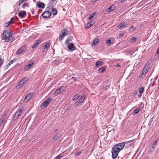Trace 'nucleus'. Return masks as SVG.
I'll use <instances>...</instances> for the list:
<instances>
[{
	"instance_id": "1",
	"label": "nucleus",
	"mask_w": 159,
	"mask_h": 159,
	"mask_svg": "<svg viewBox=\"0 0 159 159\" xmlns=\"http://www.w3.org/2000/svg\"><path fill=\"white\" fill-rule=\"evenodd\" d=\"M133 140H131L125 142H121L118 143L114 145L112 148L111 150L112 157L113 159L116 158L118 155L119 152L123 149L125 144L128 143H131L133 141Z\"/></svg>"
},
{
	"instance_id": "2",
	"label": "nucleus",
	"mask_w": 159,
	"mask_h": 159,
	"mask_svg": "<svg viewBox=\"0 0 159 159\" xmlns=\"http://www.w3.org/2000/svg\"><path fill=\"white\" fill-rule=\"evenodd\" d=\"M12 35L13 33H11L10 30H6L4 31L2 36V40H5Z\"/></svg>"
},
{
	"instance_id": "3",
	"label": "nucleus",
	"mask_w": 159,
	"mask_h": 159,
	"mask_svg": "<svg viewBox=\"0 0 159 159\" xmlns=\"http://www.w3.org/2000/svg\"><path fill=\"white\" fill-rule=\"evenodd\" d=\"M28 80V79L27 77H25L22 79L19 82L17 86L19 88H21L25 84Z\"/></svg>"
},
{
	"instance_id": "4",
	"label": "nucleus",
	"mask_w": 159,
	"mask_h": 159,
	"mask_svg": "<svg viewBox=\"0 0 159 159\" xmlns=\"http://www.w3.org/2000/svg\"><path fill=\"white\" fill-rule=\"evenodd\" d=\"M52 98H48L40 106V107L42 108H44L47 107L49 104V102L51 101Z\"/></svg>"
},
{
	"instance_id": "5",
	"label": "nucleus",
	"mask_w": 159,
	"mask_h": 159,
	"mask_svg": "<svg viewBox=\"0 0 159 159\" xmlns=\"http://www.w3.org/2000/svg\"><path fill=\"white\" fill-rule=\"evenodd\" d=\"M51 15V12L49 11H47L44 12L42 14V16L44 18H48Z\"/></svg>"
},
{
	"instance_id": "6",
	"label": "nucleus",
	"mask_w": 159,
	"mask_h": 159,
	"mask_svg": "<svg viewBox=\"0 0 159 159\" xmlns=\"http://www.w3.org/2000/svg\"><path fill=\"white\" fill-rule=\"evenodd\" d=\"M85 98V96L83 95L75 103L74 105L75 106H77L79 104H80L84 100Z\"/></svg>"
},
{
	"instance_id": "7",
	"label": "nucleus",
	"mask_w": 159,
	"mask_h": 159,
	"mask_svg": "<svg viewBox=\"0 0 159 159\" xmlns=\"http://www.w3.org/2000/svg\"><path fill=\"white\" fill-rule=\"evenodd\" d=\"M63 87V86H62L58 89H57L55 91V92L53 94V95L54 96H57L58 94H59L62 92L64 89H62L61 88Z\"/></svg>"
},
{
	"instance_id": "8",
	"label": "nucleus",
	"mask_w": 159,
	"mask_h": 159,
	"mask_svg": "<svg viewBox=\"0 0 159 159\" xmlns=\"http://www.w3.org/2000/svg\"><path fill=\"white\" fill-rule=\"evenodd\" d=\"M68 48L70 51H73L75 50V48L74 44L71 43L68 45Z\"/></svg>"
},
{
	"instance_id": "9",
	"label": "nucleus",
	"mask_w": 159,
	"mask_h": 159,
	"mask_svg": "<svg viewBox=\"0 0 159 159\" xmlns=\"http://www.w3.org/2000/svg\"><path fill=\"white\" fill-rule=\"evenodd\" d=\"M61 33H62V34H60L59 36V40L60 41L62 40L64 37L66 36L67 35V34L65 33V31H63V30H62Z\"/></svg>"
},
{
	"instance_id": "10",
	"label": "nucleus",
	"mask_w": 159,
	"mask_h": 159,
	"mask_svg": "<svg viewBox=\"0 0 159 159\" xmlns=\"http://www.w3.org/2000/svg\"><path fill=\"white\" fill-rule=\"evenodd\" d=\"M38 7L40 8H44L45 7V4L43 2H41L40 1H38L37 2Z\"/></svg>"
},
{
	"instance_id": "11",
	"label": "nucleus",
	"mask_w": 159,
	"mask_h": 159,
	"mask_svg": "<svg viewBox=\"0 0 159 159\" xmlns=\"http://www.w3.org/2000/svg\"><path fill=\"white\" fill-rule=\"evenodd\" d=\"M127 25L126 23L123 21L120 23L118 26V28L120 29H122L125 27Z\"/></svg>"
},
{
	"instance_id": "12",
	"label": "nucleus",
	"mask_w": 159,
	"mask_h": 159,
	"mask_svg": "<svg viewBox=\"0 0 159 159\" xmlns=\"http://www.w3.org/2000/svg\"><path fill=\"white\" fill-rule=\"evenodd\" d=\"M33 96V94L32 93H30L28 94L24 99V102H26L28 101Z\"/></svg>"
},
{
	"instance_id": "13",
	"label": "nucleus",
	"mask_w": 159,
	"mask_h": 159,
	"mask_svg": "<svg viewBox=\"0 0 159 159\" xmlns=\"http://www.w3.org/2000/svg\"><path fill=\"white\" fill-rule=\"evenodd\" d=\"M116 8L115 6L113 4L111 5L106 10L107 12H109L114 10Z\"/></svg>"
},
{
	"instance_id": "14",
	"label": "nucleus",
	"mask_w": 159,
	"mask_h": 159,
	"mask_svg": "<svg viewBox=\"0 0 159 159\" xmlns=\"http://www.w3.org/2000/svg\"><path fill=\"white\" fill-rule=\"evenodd\" d=\"M15 40V38L14 37L12 36V35H11V36L9 37H8L7 39H6L5 40L7 42H13Z\"/></svg>"
},
{
	"instance_id": "15",
	"label": "nucleus",
	"mask_w": 159,
	"mask_h": 159,
	"mask_svg": "<svg viewBox=\"0 0 159 159\" xmlns=\"http://www.w3.org/2000/svg\"><path fill=\"white\" fill-rule=\"evenodd\" d=\"M26 15V13L25 11H20L18 14L19 17L23 18Z\"/></svg>"
},
{
	"instance_id": "16",
	"label": "nucleus",
	"mask_w": 159,
	"mask_h": 159,
	"mask_svg": "<svg viewBox=\"0 0 159 159\" xmlns=\"http://www.w3.org/2000/svg\"><path fill=\"white\" fill-rule=\"evenodd\" d=\"M34 63L33 62H29L28 64L25 66V68H24V70L25 71L27 70L31 67V66Z\"/></svg>"
},
{
	"instance_id": "17",
	"label": "nucleus",
	"mask_w": 159,
	"mask_h": 159,
	"mask_svg": "<svg viewBox=\"0 0 159 159\" xmlns=\"http://www.w3.org/2000/svg\"><path fill=\"white\" fill-rule=\"evenodd\" d=\"M18 113V111H17L15 114V115L13 116V118L12 119V121H14L20 116V114H17V113Z\"/></svg>"
},
{
	"instance_id": "18",
	"label": "nucleus",
	"mask_w": 159,
	"mask_h": 159,
	"mask_svg": "<svg viewBox=\"0 0 159 159\" xmlns=\"http://www.w3.org/2000/svg\"><path fill=\"white\" fill-rule=\"evenodd\" d=\"M41 43V40L38 39L36 40V43L32 47V48L34 49L36 48Z\"/></svg>"
},
{
	"instance_id": "19",
	"label": "nucleus",
	"mask_w": 159,
	"mask_h": 159,
	"mask_svg": "<svg viewBox=\"0 0 159 159\" xmlns=\"http://www.w3.org/2000/svg\"><path fill=\"white\" fill-rule=\"evenodd\" d=\"M61 137V134L59 133H57L54 135V136L53 137V139L54 140L56 141L57 139H59Z\"/></svg>"
},
{
	"instance_id": "20",
	"label": "nucleus",
	"mask_w": 159,
	"mask_h": 159,
	"mask_svg": "<svg viewBox=\"0 0 159 159\" xmlns=\"http://www.w3.org/2000/svg\"><path fill=\"white\" fill-rule=\"evenodd\" d=\"M100 40L99 39L96 38L95 40H93V42L92 45L93 46H94L95 45L97 44L99 41Z\"/></svg>"
},
{
	"instance_id": "21",
	"label": "nucleus",
	"mask_w": 159,
	"mask_h": 159,
	"mask_svg": "<svg viewBox=\"0 0 159 159\" xmlns=\"http://www.w3.org/2000/svg\"><path fill=\"white\" fill-rule=\"evenodd\" d=\"M50 46V43H46L44 44L42 47V48L44 50H46L47 48H49Z\"/></svg>"
},
{
	"instance_id": "22",
	"label": "nucleus",
	"mask_w": 159,
	"mask_h": 159,
	"mask_svg": "<svg viewBox=\"0 0 159 159\" xmlns=\"http://www.w3.org/2000/svg\"><path fill=\"white\" fill-rule=\"evenodd\" d=\"M103 64V62L101 61H98L96 62L95 66L98 67Z\"/></svg>"
},
{
	"instance_id": "23",
	"label": "nucleus",
	"mask_w": 159,
	"mask_h": 159,
	"mask_svg": "<svg viewBox=\"0 0 159 159\" xmlns=\"http://www.w3.org/2000/svg\"><path fill=\"white\" fill-rule=\"evenodd\" d=\"M94 22H93L92 21H91L90 22L88 23L87 24L86 28L87 29L89 28L91 26L94 24Z\"/></svg>"
},
{
	"instance_id": "24",
	"label": "nucleus",
	"mask_w": 159,
	"mask_h": 159,
	"mask_svg": "<svg viewBox=\"0 0 159 159\" xmlns=\"http://www.w3.org/2000/svg\"><path fill=\"white\" fill-rule=\"evenodd\" d=\"M106 69V67L105 66L101 67L98 69V73H101L103 72Z\"/></svg>"
},
{
	"instance_id": "25",
	"label": "nucleus",
	"mask_w": 159,
	"mask_h": 159,
	"mask_svg": "<svg viewBox=\"0 0 159 159\" xmlns=\"http://www.w3.org/2000/svg\"><path fill=\"white\" fill-rule=\"evenodd\" d=\"M157 141L158 139L156 140L153 143L152 146L151 147V148H152L153 149H155V148L157 146Z\"/></svg>"
},
{
	"instance_id": "26",
	"label": "nucleus",
	"mask_w": 159,
	"mask_h": 159,
	"mask_svg": "<svg viewBox=\"0 0 159 159\" xmlns=\"http://www.w3.org/2000/svg\"><path fill=\"white\" fill-rule=\"evenodd\" d=\"M52 12L54 16L56 15L57 14V9L55 8L52 7Z\"/></svg>"
},
{
	"instance_id": "27",
	"label": "nucleus",
	"mask_w": 159,
	"mask_h": 159,
	"mask_svg": "<svg viewBox=\"0 0 159 159\" xmlns=\"http://www.w3.org/2000/svg\"><path fill=\"white\" fill-rule=\"evenodd\" d=\"M72 38L73 37L72 36H70L67 38L65 42V44H66L69 43V42L71 41Z\"/></svg>"
},
{
	"instance_id": "28",
	"label": "nucleus",
	"mask_w": 159,
	"mask_h": 159,
	"mask_svg": "<svg viewBox=\"0 0 159 159\" xmlns=\"http://www.w3.org/2000/svg\"><path fill=\"white\" fill-rule=\"evenodd\" d=\"M96 14V12H93L89 16L88 18V19L90 20H92L93 17L95 16Z\"/></svg>"
},
{
	"instance_id": "29",
	"label": "nucleus",
	"mask_w": 159,
	"mask_h": 159,
	"mask_svg": "<svg viewBox=\"0 0 159 159\" xmlns=\"http://www.w3.org/2000/svg\"><path fill=\"white\" fill-rule=\"evenodd\" d=\"M148 70L149 69H148L147 68H146V67H144L141 73L143 74H145L147 73Z\"/></svg>"
},
{
	"instance_id": "30",
	"label": "nucleus",
	"mask_w": 159,
	"mask_h": 159,
	"mask_svg": "<svg viewBox=\"0 0 159 159\" xmlns=\"http://www.w3.org/2000/svg\"><path fill=\"white\" fill-rule=\"evenodd\" d=\"M151 61H148L147 63L144 67H146V68H147L148 69H149L148 68L151 67Z\"/></svg>"
},
{
	"instance_id": "31",
	"label": "nucleus",
	"mask_w": 159,
	"mask_h": 159,
	"mask_svg": "<svg viewBox=\"0 0 159 159\" xmlns=\"http://www.w3.org/2000/svg\"><path fill=\"white\" fill-rule=\"evenodd\" d=\"M24 51L22 50L20 48H19V49L17 50V52H16V54L17 55H19L20 54H21Z\"/></svg>"
},
{
	"instance_id": "32",
	"label": "nucleus",
	"mask_w": 159,
	"mask_h": 159,
	"mask_svg": "<svg viewBox=\"0 0 159 159\" xmlns=\"http://www.w3.org/2000/svg\"><path fill=\"white\" fill-rule=\"evenodd\" d=\"M63 31H65V33L67 34V35H70L71 34L70 32L69 31L68 29L65 28L63 30Z\"/></svg>"
},
{
	"instance_id": "33",
	"label": "nucleus",
	"mask_w": 159,
	"mask_h": 159,
	"mask_svg": "<svg viewBox=\"0 0 159 159\" xmlns=\"http://www.w3.org/2000/svg\"><path fill=\"white\" fill-rule=\"evenodd\" d=\"M64 154L62 153L58 155H57L55 159H60L61 158L64 156Z\"/></svg>"
},
{
	"instance_id": "34",
	"label": "nucleus",
	"mask_w": 159,
	"mask_h": 159,
	"mask_svg": "<svg viewBox=\"0 0 159 159\" xmlns=\"http://www.w3.org/2000/svg\"><path fill=\"white\" fill-rule=\"evenodd\" d=\"M80 95L77 94L73 96V97L72 98V100H76L77 99H78L80 97Z\"/></svg>"
},
{
	"instance_id": "35",
	"label": "nucleus",
	"mask_w": 159,
	"mask_h": 159,
	"mask_svg": "<svg viewBox=\"0 0 159 159\" xmlns=\"http://www.w3.org/2000/svg\"><path fill=\"white\" fill-rule=\"evenodd\" d=\"M140 110V108H136L134 111L133 112V114L134 115H136L139 112Z\"/></svg>"
},
{
	"instance_id": "36",
	"label": "nucleus",
	"mask_w": 159,
	"mask_h": 159,
	"mask_svg": "<svg viewBox=\"0 0 159 159\" xmlns=\"http://www.w3.org/2000/svg\"><path fill=\"white\" fill-rule=\"evenodd\" d=\"M144 88L143 86L141 87L139 89V92L140 94H142L144 91Z\"/></svg>"
},
{
	"instance_id": "37",
	"label": "nucleus",
	"mask_w": 159,
	"mask_h": 159,
	"mask_svg": "<svg viewBox=\"0 0 159 159\" xmlns=\"http://www.w3.org/2000/svg\"><path fill=\"white\" fill-rule=\"evenodd\" d=\"M5 119V117L3 116L0 119V126H1L2 125V124L3 122L4 121Z\"/></svg>"
},
{
	"instance_id": "38",
	"label": "nucleus",
	"mask_w": 159,
	"mask_h": 159,
	"mask_svg": "<svg viewBox=\"0 0 159 159\" xmlns=\"http://www.w3.org/2000/svg\"><path fill=\"white\" fill-rule=\"evenodd\" d=\"M136 37H133L131 39L130 42L131 43H134L136 41Z\"/></svg>"
},
{
	"instance_id": "39",
	"label": "nucleus",
	"mask_w": 159,
	"mask_h": 159,
	"mask_svg": "<svg viewBox=\"0 0 159 159\" xmlns=\"http://www.w3.org/2000/svg\"><path fill=\"white\" fill-rule=\"evenodd\" d=\"M4 62V59L0 57V67L2 66Z\"/></svg>"
},
{
	"instance_id": "40",
	"label": "nucleus",
	"mask_w": 159,
	"mask_h": 159,
	"mask_svg": "<svg viewBox=\"0 0 159 159\" xmlns=\"http://www.w3.org/2000/svg\"><path fill=\"white\" fill-rule=\"evenodd\" d=\"M106 44L108 45H109L111 43V40L110 39H109L108 40H107L106 41Z\"/></svg>"
},
{
	"instance_id": "41",
	"label": "nucleus",
	"mask_w": 159,
	"mask_h": 159,
	"mask_svg": "<svg viewBox=\"0 0 159 159\" xmlns=\"http://www.w3.org/2000/svg\"><path fill=\"white\" fill-rule=\"evenodd\" d=\"M26 6H27V7H28L29 6L27 3H25L22 6L23 8L24 9L25 8Z\"/></svg>"
},
{
	"instance_id": "42",
	"label": "nucleus",
	"mask_w": 159,
	"mask_h": 159,
	"mask_svg": "<svg viewBox=\"0 0 159 159\" xmlns=\"http://www.w3.org/2000/svg\"><path fill=\"white\" fill-rule=\"evenodd\" d=\"M82 152V151L80 150L79 152H77L76 153V156H79V155H80Z\"/></svg>"
},
{
	"instance_id": "43",
	"label": "nucleus",
	"mask_w": 159,
	"mask_h": 159,
	"mask_svg": "<svg viewBox=\"0 0 159 159\" xmlns=\"http://www.w3.org/2000/svg\"><path fill=\"white\" fill-rule=\"evenodd\" d=\"M16 59H13V60L10 61L8 63L9 65H11V64H13L14 61Z\"/></svg>"
},
{
	"instance_id": "44",
	"label": "nucleus",
	"mask_w": 159,
	"mask_h": 159,
	"mask_svg": "<svg viewBox=\"0 0 159 159\" xmlns=\"http://www.w3.org/2000/svg\"><path fill=\"white\" fill-rule=\"evenodd\" d=\"M26 45H24L23 46H21L20 48L22 49L23 51H24V50L26 48Z\"/></svg>"
},
{
	"instance_id": "45",
	"label": "nucleus",
	"mask_w": 159,
	"mask_h": 159,
	"mask_svg": "<svg viewBox=\"0 0 159 159\" xmlns=\"http://www.w3.org/2000/svg\"><path fill=\"white\" fill-rule=\"evenodd\" d=\"M23 110L22 109H20L18 111V113H18V114H20V115L22 112Z\"/></svg>"
},
{
	"instance_id": "46",
	"label": "nucleus",
	"mask_w": 159,
	"mask_h": 159,
	"mask_svg": "<svg viewBox=\"0 0 159 159\" xmlns=\"http://www.w3.org/2000/svg\"><path fill=\"white\" fill-rule=\"evenodd\" d=\"M143 75L144 74L143 73H141V74H140L139 75V78H142L143 77Z\"/></svg>"
},
{
	"instance_id": "47",
	"label": "nucleus",
	"mask_w": 159,
	"mask_h": 159,
	"mask_svg": "<svg viewBox=\"0 0 159 159\" xmlns=\"http://www.w3.org/2000/svg\"><path fill=\"white\" fill-rule=\"evenodd\" d=\"M3 25L4 27H8L9 26V25H8L7 23H4Z\"/></svg>"
},
{
	"instance_id": "48",
	"label": "nucleus",
	"mask_w": 159,
	"mask_h": 159,
	"mask_svg": "<svg viewBox=\"0 0 159 159\" xmlns=\"http://www.w3.org/2000/svg\"><path fill=\"white\" fill-rule=\"evenodd\" d=\"M14 19V18L13 17H12L11 18V19L10 20V21H9L10 23H11V24L12 23Z\"/></svg>"
},
{
	"instance_id": "49",
	"label": "nucleus",
	"mask_w": 159,
	"mask_h": 159,
	"mask_svg": "<svg viewBox=\"0 0 159 159\" xmlns=\"http://www.w3.org/2000/svg\"><path fill=\"white\" fill-rule=\"evenodd\" d=\"M123 35H124V33H120L119 34V36L120 37H121Z\"/></svg>"
},
{
	"instance_id": "50",
	"label": "nucleus",
	"mask_w": 159,
	"mask_h": 159,
	"mask_svg": "<svg viewBox=\"0 0 159 159\" xmlns=\"http://www.w3.org/2000/svg\"><path fill=\"white\" fill-rule=\"evenodd\" d=\"M130 29L132 30H134L135 29V28H134V27L132 25L130 26Z\"/></svg>"
},
{
	"instance_id": "51",
	"label": "nucleus",
	"mask_w": 159,
	"mask_h": 159,
	"mask_svg": "<svg viewBox=\"0 0 159 159\" xmlns=\"http://www.w3.org/2000/svg\"><path fill=\"white\" fill-rule=\"evenodd\" d=\"M153 150H154V149H152V148H151H151H150V149H149V152H152V151Z\"/></svg>"
},
{
	"instance_id": "52",
	"label": "nucleus",
	"mask_w": 159,
	"mask_h": 159,
	"mask_svg": "<svg viewBox=\"0 0 159 159\" xmlns=\"http://www.w3.org/2000/svg\"><path fill=\"white\" fill-rule=\"evenodd\" d=\"M142 95V94H140L139 93V95H138V97L140 98L141 97Z\"/></svg>"
},
{
	"instance_id": "53",
	"label": "nucleus",
	"mask_w": 159,
	"mask_h": 159,
	"mask_svg": "<svg viewBox=\"0 0 159 159\" xmlns=\"http://www.w3.org/2000/svg\"><path fill=\"white\" fill-rule=\"evenodd\" d=\"M24 2V1L23 0H20L19 1V2L20 3V4H21L23 2Z\"/></svg>"
},
{
	"instance_id": "54",
	"label": "nucleus",
	"mask_w": 159,
	"mask_h": 159,
	"mask_svg": "<svg viewBox=\"0 0 159 159\" xmlns=\"http://www.w3.org/2000/svg\"><path fill=\"white\" fill-rule=\"evenodd\" d=\"M153 117H152V118L150 119V120H149L150 122H151V123H152V122L153 121Z\"/></svg>"
},
{
	"instance_id": "55",
	"label": "nucleus",
	"mask_w": 159,
	"mask_h": 159,
	"mask_svg": "<svg viewBox=\"0 0 159 159\" xmlns=\"http://www.w3.org/2000/svg\"><path fill=\"white\" fill-rule=\"evenodd\" d=\"M71 79L73 80H74L75 81L76 80L75 78L74 77H73L71 78Z\"/></svg>"
},
{
	"instance_id": "56",
	"label": "nucleus",
	"mask_w": 159,
	"mask_h": 159,
	"mask_svg": "<svg viewBox=\"0 0 159 159\" xmlns=\"http://www.w3.org/2000/svg\"><path fill=\"white\" fill-rule=\"evenodd\" d=\"M137 92L136 91H135L134 92V96L135 95H136L137 94Z\"/></svg>"
},
{
	"instance_id": "57",
	"label": "nucleus",
	"mask_w": 159,
	"mask_h": 159,
	"mask_svg": "<svg viewBox=\"0 0 159 159\" xmlns=\"http://www.w3.org/2000/svg\"><path fill=\"white\" fill-rule=\"evenodd\" d=\"M120 66V65L119 64H117L116 65V67H119Z\"/></svg>"
},
{
	"instance_id": "58",
	"label": "nucleus",
	"mask_w": 159,
	"mask_h": 159,
	"mask_svg": "<svg viewBox=\"0 0 159 159\" xmlns=\"http://www.w3.org/2000/svg\"><path fill=\"white\" fill-rule=\"evenodd\" d=\"M125 0H119V2L121 3L123 2H124Z\"/></svg>"
},
{
	"instance_id": "59",
	"label": "nucleus",
	"mask_w": 159,
	"mask_h": 159,
	"mask_svg": "<svg viewBox=\"0 0 159 159\" xmlns=\"http://www.w3.org/2000/svg\"><path fill=\"white\" fill-rule=\"evenodd\" d=\"M10 66V65H9V64H7V66H6V69L8 68V67H9Z\"/></svg>"
},
{
	"instance_id": "60",
	"label": "nucleus",
	"mask_w": 159,
	"mask_h": 159,
	"mask_svg": "<svg viewBox=\"0 0 159 159\" xmlns=\"http://www.w3.org/2000/svg\"><path fill=\"white\" fill-rule=\"evenodd\" d=\"M51 1H52V3H53L56 1V0H50Z\"/></svg>"
},
{
	"instance_id": "61",
	"label": "nucleus",
	"mask_w": 159,
	"mask_h": 159,
	"mask_svg": "<svg viewBox=\"0 0 159 159\" xmlns=\"http://www.w3.org/2000/svg\"><path fill=\"white\" fill-rule=\"evenodd\" d=\"M7 23L8 24V25H11V23H10V22L9 21L8 22H7Z\"/></svg>"
},
{
	"instance_id": "62",
	"label": "nucleus",
	"mask_w": 159,
	"mask_h": 159,
	"mask_svg": "<svg viewBox=\"0 0 159 159\" xmlns=\"http://www.w3.org/2000/svg\"><path fill=\"white\" fill-rule=\"evenodd\" d=\"M155 81H154V82H153V84H152L151 85V86L152 87L154 85V84L155 82Z\"/></svg>"
},
{
	"instance_id": "63",
	"label": "nucleus",
	"mask_w": 159,
	"mask_h": 159,
	"mask_svg": "<svg viewBox=\"0 0 159 159\" xmlns=\"http://www.w3.org/2000/svg\"><path fill=\"white\" fill-rule=\"evenodd\" d=\"M97 0H92V2H95Z\"/></svg>"
},
{
	"instance_id": "64",
	"label": "nucleus",
	"mask_w": 159,
	"mask_h": 159,
	"mask_svg": "<svg viewBox=\"0 0 159 159\" xmlns=\"http://www.w3.org/2000/svg\"><path fill=\"white\" fill-rule=\"evenodd\" d=\"M100 159H105L104 157H100Z\"/></svg>"
}]
</instances>
